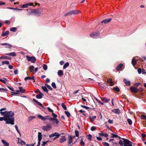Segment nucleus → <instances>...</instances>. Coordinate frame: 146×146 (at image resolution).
<instances>
[{
  "mask_svg": "<svg viewBox=\"0 0 146 146\" xmlns=\"http://www.w3.org/2000/svg\"><path fill=\"white\" fill-rule=\"evenodd\" d=\"M96 129V128L94 126H92L91 128V130L92 131H94Z\"/></svg>",
  "mask_w": 146,
  "mask_h": 146,
  "instance_id": "680f3d73",
  "label": "nucleus"
},
{
  "mask_svg": "<svg viewBox=\"0 0 146 146\" xmlns=\"http://www.w3.org/2000/svg\"><path fill=\"white\" fill-rule=\"evenodd\" d=\"M33 101L35 102L38 105L41 106H42V104L41 103L39 102L38 101H37V100H36L34 98L33 99Z\"/></svg>",
  "mask_w": 146,
  "mask_h": 146,
  "instance_id": "bb28decb",
  "label": "nucleus"
},
{
  "mask_svg": "<svg viewBox=\"0 0 146 146\" xmlns=\"http://www.w3.org/2000/svg\"><path fill=\"white\" fill-rule=\"evenodd\" d=\"M79 11L76 10H73L72 11H70L67 13L66 14L64 15V16L67 15H76L77 14L79 13Z\"/></svg>",
  "mask_w": 146,
  "mask_h": 146,
  "instance_id": "7ed1b4c3",
  "label": "nucleus"
},
{
  "mask_svg": "<svg viewBox=\"0 0 146 146\" xmlns=\"http://www.w3.org/2000/svg\"><path fill=\"white\" fill-rule=\"evenodd\" d=\"M52 116H53L54 118H56L57 117V115L55 114L53 112L52 113Z\"/></svg>",
  "mask_w": 146,
  "mask_h": 146,
  "instance_id": "864d4df0",
  "label": "nucleus"
},
{
  "mask_svg": "<svg viewBox=\"0 0 146 146\" xmlns=\"http://www.w3.org/2000/svg\"><path fill=\"white\" fill-rule=\"evenodd\" d=\"M33 4L32 3H28L22 5L21 7L23 8H27L28 7V6H33Z\"/></svg>",
  "mask_w": 146,
  "mask_h": 146,
  "instance_id": "9b49d317",
  "label": "nucleus"
},
{
  "mask_svg": "<svg viewBox=\"0 0 146 146\" xmlns=\"http://www.w3.org/2000/svg\"><path fill=\"white\" fill-rule=\"evenodd\" d=\"M113 90L115 91L118 92L119 91V89L117 87H115L113 88Z\"/></svg>",
  "mask_w": 146,
  "mask_h": 146,
  "instance_id": "c03bdc74",
  "label": "nucleus"
},
{
  "mask_svg": "<svg viewBox=\"0 0 146 146\" xmlns=\"http://www.w3.org/2000/svg\"><path fill=\"white\" fill-rule=\"evenodd\" d=\"M37 117L39 119H41L42 121H45L46 120V117H45V116L43 117L40 115L38 114L37 115Z\"/></svg>",
  "mask_w": 146,
  "mask_h": 146,
  "instance_id": "f3484780",
  "label": "nucleus"
},
{
  "mask_svg": "<svg viewBox=\"0 0 146 146\" xmlns=\"http://www.w3.org/2000/svg\"><path fill=\"white\" fill-rule=\"evenodd\" d=\"M103 144L105 146H109V144L108 143L106 142H104L103 143Z\"/></svg>",
  "mask_w": 146,
  "mask_h": 146,
  "instance_id": "bf43d9fd",
  "label": "nucleus"
},
{
  "mask_svg": "<svg viewBox=\"0 0 146 146\" xmlns=\"http://www.w3.org/2000/svg\"><path fill=\"white\" fill-rule=\"evenodd\" d=\"M141 118L142 119H146V116L144 115H142L141 116Z\"/></svg>",
  "mask_w": 146,
  "mask_h": 146,
  "instance_id": "774afa93",
  "label": "nucleus"
},
{
  "mask_svg": "<svg viewBox=\"0 0 146 146\" xmlns=\"http://www.w3.org/2000/svg\"><path fill=\"white\" fill-rule=\"evenodd\" d=\"M43 95L42 94H39L36 96V98L37 99H41L42 97V96Z\"/></svg>",
  "mask_w": 146,
  "mask_h": 146,
  "instance_id": "c756f323",
  "label": "nucleus"
},
{
  "mask_svg": "<svg viewBox=\"0 0 146 146\" xmlns=\"http://www.w3.org/2000/svg\"><path fill=\"white\" fill-rule=\"evenodd\" d=\"M130 90L131 91L134 93H137L138 91V90L137 88L134 87H132L131 88Z\"/></svg>",
  "mask_w": 146,
  "mask_h": 146,
  "instance_id": "f8f14e48",
  "label": "nucleus"
},
{
  "mask_svg": "<svg viewBox=\"0 0 146 146\" xmlns=\"http://www.w3.org/2000/svg\"><path fill=\"white\" fill-rule=\"evenodd\" d=\"M75 137V136H72L70 135H69L68 136V143L69 144H70L71 143H72V141L73 139Z\"/></svg>",
  "mask_w": 146,
  "mask_h": 146,
  "instance_id": "6e6552de",
  "label": "nucleus"
},
{
  "mask_svg": "<svg viewBox=\"0 0 146 146\" xmlns=\"http://www.w3.org/2000/svg\"><path fill=\"white\" fill-rule=\"evenodd\" d=\"M99 34V33L98 32H94L90 35L91 37L92 38H95L97 37Z\"/></svg>",
  "mask_w": 146,
  "mask_h": 146,
  "instance_id": "2eb2a0df",
  "label": "nucleus"
},
{
  "mask_svg": "<svg viewBox=\"0 0 146 146\" xmlns=\"http://www.w3.org/2000/svg\"><path fill=\"white\" fill-rule=\"evenodd\" d=\"M119 144L121 145H123L124 144V141L120 140L119 141Z\"/></svg>",
  "mask_w": 146,
  "mask_h": 146,
  "instance_id": "13d9d810",
  "label": "nucleus"
},
{
  "mask_svg": "<svg viewBox=\"0 0 146 146\" xmlns=\"http://www.w3.org/2000/svg\"><path fill=\"white\" fill-rule=\"evenodd\" d=\"M66 141V138L65 136H62L61 137V138L60 139V142L61 143H63L64 142Z\"/></svg>",
  "mask_w": 146,
  "mask_h": 146,
  "instance_id": "ddd939ff",
  "label": "nucleus"
},
{
  "mask_svg": "<svg viewBox=\"0 0 146 146\" xmlns=\"http://www.w3.org/2000/svg\"><path fill=\"white\" fill-rule=\"evenodd\" d=\"M121 139L124 141V146H132V143L127 139L122 138Z\"/></svg>",
  "mask_w": 146,
  "mask_h": 146,
  "instance_id": "f03ea898",
  "label": "nucleus"
},
{
  "mask_svg": "<svg viewBox=\"0 0 146 146\" xmlns=\"http://www.w3.org/2000/svg\"><path fill=\"white\" fill-rule=\"evenodd\" d=\"M107 81L108 83L110 86H112L114 85V83L112 82L111 79H108Z\"/></svg>",
  "mask_w": 146,
  "mask_h": 146,
  "instance_id": "aec40b11",
  "label": "nucleus"
},
{
  "mask_svg": "<svg viewBox=\"0 0 146 146\" xmlns=\"http://www.w3.org/2000/svg\"><path fill=\"white\" fill-rule=\"evenodd\" d=\"M34 68V66H33L31 65L29 66L30 71L31 72H33Z\"/></svg>",
  "mask_w": 146,
  "mask_h": 146,
  "instance_id": "e433bc0d",
  "label": "nucleus"
},
{
  "mask_svg": "<svg viewBox=\"0 0 146 146\" xmlns=\"http://www.w3.org/2000/svg\"><path fill=\"white\" fill-rule=\"evenodd\" d=\"M10 30L11 31L15 32L16 30V27H12L10 29Z\"/></svg>",
  "mask_w": 146,
  "mask_h": 146,
  "instance_id": "ea45409f",
  "label": "nucleus"
},
{
  "mask_svg": "<svg viewBox=\"0 0 146 146\" xmlns=\"http://www.w3.org/2000/svg\"><path fill=\"white\" fill-rule=\"evenodd\" d=\"M111 137L113 138V137H118V135L116 134L115 133H111Z\"/></svg>",
  "mask_w": 146,
  "mask_h": 146,
  "instance_id": "c9c22d12",
  "label": "nucleus"
},
{
  "mask_svg": "<svg viewBox=\"0 0 146 146\" xmlns=\"http://www.w3.org/2000/svg\"><path fill=\"white\" fill-rule=\"evenodd\" d=\"M0 81L5 84H6L7 82V79L5 78H0Z\"/></svg>",
  "mask_w": 146,
  "mask_h": 146,
  "instance_id": "412c9836",
  "label": "nucleus"
},
{
  "mask_svg": "<svg viewBox=\"0 0 146 146\" xmlns=\"http://www.w3.org/2000/svg\"><path fill=\"white\" fill-rule=\"evenodd\" d=\"M60 136V134L58 133L55 132L54 133H52L49 135V137L51 138V137H54V136H56V138H58Z\"/></svg>",
  "mask_w": 146,
  "mask_h": 146,
  "instance_id": "9d476101",
  "label": "nucleus"
},
{
  "mask_svg": "<svg viewBox=\"0 0 146 146\" xmlns=\"http://www.w3.org/2000/svg\"><path fill=\"white\" fill-rule=\"evenodd\" d=\"M48 141L46 142H43L42 143L41 145L42 146H45Z\"/></svg>",
  "mask_w": 146,
  "mask_h": 146,
  "instance_id": "052dcab7",
  "label": "nucleus"
},
{
  "mask_svg": "<svg viewBox=\"0 0 146 146\" xmlns=\"http://www.w3.org/2000/svg\"><path fill=\"white\" fill-rule=\"evenodd\" d=\"M0 59H9V58H8L7 57V56H1L0 57Z\"/></svg>",
  "mask_w": 146,
  "mask_h": 146,
  "instance_id": "603ef678",
  "label": "nucleus"
},
{
  "mask_svg": "<svg viewBox=\"0 0 146 146\" xmlns=\"http://www.w3.org/2000/svg\"><path fill=\"white\" fill-rule=\"evenodd\" d=\"M19 90H16V92H12V93H14V94H18L19 92L24 93L25 91V90L23 89L22 87H20L19 88Z\"/></svg>",
  "mask_w": 146,
  "mask_h": 146,
  "instance_id": "0eeeda50",
  "label": "nucleus"
},
{
  "mask_svg": "<svg viewBox=\"0 0 146 146\" xmlns=\"http://www.w3.org/2000/svg\"><path fill=\"white\" fill-rule=\"evenodd\" d=\"M1 142L3 144L4 146H9V143L4 140L2 139Z\"/></svg>",
  "mask_w": 146,
  "mask_h": 146,
  "instance_id": "a211bd4d",
  "label": "nucleus"
},
{
  "mask_svg": "<svg viewBox=\"0 0 146 146\" xmlns=\"http://www.w3.org/2000/svg\"><path fill=\"white\" fill-rule=\"evenodd\" d=\"M81 107L84 108H85L86 109H88L89 108V107L84 105L82 106Z\"/></svg>",
  "mask_w": 146,
  "mask_h": 146,
  "instance_id": "e2e57ef3",
  "label": "nucleus"
},
{
  "mask_svg": "<svg viewBox=\"0 0 146 146\" xmlns=\"http://www.w3.org/2000/svg\"><path fill=\"white\" fill-rule=\"evenodd\" d=\"M76 136L77 137H79V132L78 131L76 130L75 131Z\"/></svg>",
  "mask_w": 146,
  "mask_h": 146,
  "instance_id": "09e8293b",
  "label": "nucleus"
},
{
  "mask_svg": "<svg viewBox=\"0 0 146 146\" xmlns=\"http://www.w3.org/2000/svg\"><path fill=\"white\" fill-rule=\"evenodd\" d=\"M69 63L68 62L66 63L64 65L63 68L64 69L66 68L69 66Z\"/></svg>",
  "mask_w": 146,
  "mask_h": 146,
  "instance_id": "2f4dec72",
  "label": "nucleus"
},
{
  "mask_svg": "<svg viewBox=\"0 0 146 146\" xmlns=\"http://www.w3.org/2000/svg\"><path fill=\"white\" fill-rule=\"evenodd\" d=\"M51 120L53 121V123H55L57 126L59 125V121L57 119L53 117V118H51Z\"/></svg>",
  "mask_w": 146,
  "mask_h": 146,
  "instance_id": "1a4fd4ad",
  "label": "nucleus"
},
{
  "mask_svg": "<svg viewBox=\"0 0 146 146\" xmlns=\"http://www.w3.org/2000/svg\"><path fill=\"white\" fill-rule=\"evenodd\" d=\"M45 117H46V120L49 119L51 120V118H53V117H51L50 116L47 115L45 116Z\"/></svg>",
  "mask_w": 146,
  "mask_h": 146,
  "instance_id": "a18cd8bd",
  "label": "nucleus"
},
{
  "mask_svg": "<svg viewBox=\"0 0 146 146\" xmlns=\"http://www.w3.org/2000/svg\"><path fill=\"white\" fill-rule=\"evenodd\" d=\"M42 90L48 93V91L47 88L44 86L42 87Z\"/></svg>",
  "mask_w": 146,
  "mask_h": 146,
  "instance_id": "4c0bfd02",
  "label": "nucleus"
},
{
  "mask_svg": "<svg viewBox=\"0 0 146 146\" xmlns=\"http://www.w3.org/2000/svg\"><path fill=\"white\" fill-rule=\"evenodd\" d=\"M52 86L54 88H56V85L55 84L54 82H52Z\"/></svg>",
  "mask_w": 146,
  "mask_h": 146,
  "instance_id": "8fccbe9b",
  "label": "nucleus"
},
{
  "mask_svg": "<svg viewBox=\"0 0 146 146\" xmlns=\"http://www.w3.org/2000/svg\"><path fill=\"white\" fill-rule=\"evenodd\" d=\"M43 69L44 70H47V66L45 64H44L43 65Z\"/></svg>",
  "mask_w": 146,
  "mask_h": 146,
  "instance_id": "37998d69",
  "label": "nucleus"
},
{
  "mask_svg": "<svg viewBox=\"0 0 146 146\" xmlns=\"http://www.w3.org/2000/svg\"><path fill=\"white\" fill-rule=\"evenodd\" d=\"M65 113L68 117L70 116V114L69 112L68 111H65Z\"/></svg>",
  "mask_w": 146,
  "mask_h": 146,
  "instance_id": "49530a36",
  "label": "nucleus"
},
{
  "mask_svg": "<svg viewBox=\"0 0 146 146\" xmlns=\"http://www.w3.org/2000/svg\"><path fill=\"white\" fill-rule=\"evenodd\" d=\"M35 143L33 144H27L26 145V146H34L35 145Z\"/></svg>",
  "mask_w": 146,
  "mask_h": 146,
  "instance_id": "69168bd1",
  "label": "nucleus"
},
{
  "mask_svg": "<svg viewBox=\"0 0 146 146\" xmlns=\"http://www.w3.org/2000/svg\"><path fill=\"white\" fill-rule=\"evenodd\" d=\"M6 55H9V56H16V54L15 52H11L9 53L6 54Z\"/></svg>",
  "mask_w": 146,
  "mask_h": 146,
  "instance_id": "393cba45",
  "label": "nucleus"
},
{
  "mask_svg": "<svg viewBox=\"0 0 146 146\" xmlns=\"http://www.w3.org/2000/svg\"><path fill=\"white\" fill-rule=\"evenodd\" d=\"M12 47V45L7 43V44L6 45V48H11Z\"/></svg>",
  "mask_w": 146,
  "mask_h": 146,
  "instance_id": "3c124183",
  "label": "nucleus"
},
{
  "mask_svg": "<svg viewBox=\"0 0 146 146\" xmlns=\"http://www.w3.org/2000/svg\"><path fill=\"white\" fill-rule=\"evenodd\" d=\"M100 135L102 136H104L106 137L108 136V135L106 133H100Z\"/></svg>",
  "mask_w": 146,
  "mask_h": 146,
  "instance_id": "72a5a7b5",
  "label": "nucleus"
},
{
  "mask_svg": "<svg viewBox=\"0 0 146 146\" xmlns=\"http://www.w3.org/2000/svg\"><path fill=\"white\" fill-rule=\"evenodd\" d=\"M24 80H34V82H35V80H34L33 76L32 77H27L25 78Z\"/></svg>",
  "mask_w": 146,
  "mask_h": 146,
  "instance_id": "6ab92c4d",
  "label": "nucleus"
},
{
  "mask_svg": "<svg viewBox=\"0 0 146 146\" xmlns=\"http://www.w3.org/2000/svg\"><path fill=\"white\" fill-rule=\"evenodd\" d=\"M127 121H128V123L129 125H131L132 124V120L131 119H128L127 120Z\"/></svg>",
  "mask_w": 146,
  "mask_h": 146,
  "instance_id": "a19ab883",
  "label": "nucleus"
},
{
  "mask_svg": "<svg viewBox=\"0 0 146 146\" xmlns=\"http://www.w3.org/2000/svg\"><path fill=\"white\" fill-rule=\"evenodd\" d=\"M80 144L82 146H84L85 145L84 142L83 141L82 139L81 141L80 142Z\"/></svg>",
  "mask_w": 146,
  "mask_h": 146,
  "instance_id": "5fc2aeb1",
  "label": "nucleus"
},
{
  "mask_svg": "<svg viewBox=\"0 0 146 146\" xmlns=\"http://www.w3.org/2000/svg\"><path fill=\"white\" fill-rule=\"evenodd\" d=\"M42 11V10L40 9H38L33 10L31 13H35L36 15L39 16L41 14Z\"/></svg>",
  "mask_w": 146,
  "mask_h": 146,
  "instance_id": "20e7f679",
  "label": "nucleus"
},
{
  "mask_svg": "<svg viewBox=\"0 0 146 146\" xmlns=\"http://www.w3.org/2000/svg\"><path fill=\"white\" fill-rule=\"evenodd\" d=\"M36 117L35 116H31L29 117L28 119V121H30L32 120L35 118Z\"/></svg>",
  "mask_w": 146,
  "mask_h": 146,
  "instance_id": "cd10ccee",
  "label": "nucleus"
},
{
  "mask_svg": "<svg viewBox=\"0 0 146 146\" xmlns=\"http://www.w3.org/2000/svg\"><path fill=\"white\" fill-rule=\"evenodd\" d=\"M52 127L50 124L49 123L46 126H44L42 127V129L45 131H49L51 129Z\"/></svg>",
  "mask_w": 146,
  "mask_h": 146,
  "instance_id": "39448f33",
  "label": "nucleus"
},
{
  "mask_svg": "<svg viewBox=\"0 0 146 146\" xmlns=\"http://www.w3.org/2000/svg\"><path fill=\"white\" fill-rule=\"evenodd\" d=\"M48 88L50 90H51L52 89V88L51 86L48 84H45Z\"/></svg>",
  "mask_w": 146,
  "mask_h": 146,
  "instance_id": "6e6d98bb",
  "label": "nucleus"
},
{
  "mask_svg": "<svg viewBox=\"0 0 146 146\" xmlns=\"http://www.w3.org/2000/svg\"><path fill=\"white\" fill-rule=\"evenodd\" d=\"M47 109L49 111L51 112L52 113L53 112V110L52 109H51L50 108L48 107Z\"/></svg>",
  "mask_w": 146,
  "mask_h": 146,
  "instance_id": "0e129e2a",
  "label": "nucleus"
},
{
  "mask_svg": "<svg viewBox=\"0 0 146 146\" xmlns=\"http://www.w3.org/2000/svg\"><path fill=\"white\" fill-rule=\"evenodd\" d=\"M58 74L59 76H62L63 75V72L62 70H59L58 72Z\"/></svg>",
  "mask_w": 146,
  "mask_h": 146,
  "instance_id": "7c9ffc66",
  "label": "nucleus"
},
{
  "mask_svg": "<svg viewBox=\"0 0 146 146\" xmlns=\"http://www.w3.org/2000/svg\"><path fill=\"white\" fill-rule=\"evenodd\" d=\"M137 62V61L136 60V59L134 58H133L131 61L132 64L134 66L136 64Z\"/></svg>",
  "mask_w": 146,
  "mask_h": 146,
  "instance_id": "4be33fe9",
  "label": "nucleus"
},
{
  "mask_svg": "<svg viewBox=\"0 0 146 146\" xmlns=\"http://www.w3.org/2000/svg\"><path fill=\"white\" fill-rule=\"evenodd\" d=\"M2 64H9V62L8 61H3L2 62Z\"/></svg>",
  "mask_w": 146,
  "mask_h": 146,
  "instance_id": "58836bf2",
  "label": "nucleus"
},
{
  "mask_svg": "<svg viewBox=\"0 0 146 146\" xmlns=\"http://www.w3.org/2000/svg\"><path fill=\"white\" fill-rule=\"evenodd\" d=\"M111 18H108L107 19H106L102 21L101 22V23H104L105 24H106L110 21H111Z\"/></svg>",
  "mask_w": 146,
  "mask_h": 146,
  "instance_id": "4468645a",
  "label": "nucleus"
},
{
  "mask_svg": "<svg viewBox=\"0 0 146 146\" xmlns=\"http://www.w3.org/2000/svg\"><path fill=\"white\" fill-rule=\"evenodd\" d=\"M6 110V108H2L0 110L1 114L4 117H0V121L4 120L5 121L6 124H10L11 125H13L14 124L15 121L14 112L11 111L5 112L2 111L3 110Z\"/></svg>",
  "mask_w": 146,
  "mask_h": 146,
  "instance_id": "f257e3e1",
  "label": "nucleus"
},
{
  "mask_svg": "<svg viewBox=\"0 0 146 146\" xmlns=\"http://www.w3.org/2000/svg\"><path fill=\"white\" fill-rule=\"evenodd\" d=\"M61 106L65 110H66L67 109V108L66 106L63 103H62L61 104Z\"/></svg>",
  "mask_w": 146,
  "mask_h": 146,
  "instance_id": "79ce46f5",
  "label": "nucleus"
},
{
  "mask_svg": "<svg viewBox=\"0 0 146 146\" xmlns=\"http://www.w3.org/2000/svg\"><path fill=\"white\" fill-rule=\"evenodd\" d=\"M27 60L32 63L35 62L36 60V58L34 56L30 57L28 56H26Z\"/></svg>",
  "mask_w": 146,
  "mask_h": 146,
  "instance_id": "423d86ee",
  "label": "nucleus"
},
{
  "mask_svg": "<svg viewBox=\"0 0 146 146\" xmlns=\"http://www.w3.org/2000/svg\"><path fill=\"white\" fill-rule=\"evenodd\" d=\"M9 33V32L8 31L5 32H4L2 34V36H6Z\"/></svg>",
  "mask_w": 146,
  "mask_h": 146,
  "instance_id": "f704fd0d",
  "label": "nucleus"
},
{
  "mask_svg": "<svg viewBox=\"0 0 146 146\" xmlns=\"http://www.w3.org/2000/svg\"><path fill=\"white\" fill-rule=\"evenodd\" d=\"M102 100L103 101H104L105 103H107L108 102L110 101V100L109 99H107L106 98H104L102 99Z\"/></svg>",
  "mask_w": 146,
  "mask_h": 146,
  "instance_id": "473e14b6",
  "label": "nucleus"
},
{
  "mask_svg": "<svg viewBox=\"0 0 146 146\" xmlns=\"http://www.w3.org/2000/svg\"><path fill=\"white\" fill-rule=\"evenodd\" d=\"M38 134V141H40L42 137V133L41 132H39Z\"/></svg>",
  "mask_w": 146,
  "mask_h": 146,
  "instance_id": "dca6fc26",
  "label": "nucleus"
},
{
  "mask_svg": "<svg viewBox=\"0 0 146 146\" xmlns=\"http://www.w3.org/2000/svg\"><path fill=\"white\" fill-rule=\"evenodd\" d=\"M124 82L127 86H129L130 85V82L129 81H127L125 79H124Z\"/></svg>",
  "mask_w": 146,
  "mask_h": 146,
  "instance_id": "b1692460",
  "label": "nucleus"
},
{
  "mask_svg": "<svg viewBox=\"0 0 146 146\" xmlns=\"http://www.w3.org/2000/svg\"><path fill=\"white\" fill-rule=\"evenodd\" d=\"M96 116H93L92 117H89V119L91 121H92L94 120L96 118Z\"/></svg>",
  "mask_w": 146,
  "mask_h": 146,
  "instance_id": "c85d7f7f",
  "label": "nucleus"
},
{
  "mask_svg": "<svg viewBox=\"0 0 146 146\" xmlns=\"http://www.w3.org/2000/svg\"><path fill=\"white\" fill-rule=\"evenodd\" d=\"M21 142L20 143L22 145H25L26 143H25L23 141L21 140H20Z\"/></svg>",
  "mask_w": 146,
  "mask_h": 146,
  "instance_id": "4d7b16f0",
  "label": "nucleus"
},
{
  "mask_svg": "<svg viewBox=\"0 0 146 146\" xmlns=\"http://www.w3.org/2000/svg\"><path fill=\"white\" fill-rule=\"evenodd\" d=\"M8 9H15V10H22V9H17V8H11V7H7Z\"/></svg>",
  "mask_w": 146,
  "mask_h": 146,
  "instance_id": "de8ad7c7",
  "label": "nucleus"
},
{
  "mask_svg": "<svg viewBox=\"0 0 146 146\" xmlns=\"http://www.w3.org/2000/svg\"><path fill=\"white\" fill-rule=\"evenodd\" d=\"M112 111L117 114H119L120 113V111L119 109H115L112 110Z\"/></svg>",
  "mask_w": 146,
  "mask_h": 146,
  "instance_id": "5701e85b",
  "label": "nucleus"
},
{
  "mask_svg": "<svg viewBox=\"0 0 146 146\" xmlns=\"http://www.w3.org/2000/svg\"><path fill=\"white\" fill-rule=\"evenodd\" d=\"M139 74H140L141 72V70L140 68H139L137 70Z\"/></svg>",
  "mask_w": 146,
  "mask_h": 146,
  "instance_id": "338daca9",
  "label": "nucleus"
},
{
  "mask_svg": "<svg viewBox=\"0 0 146 146\" xmlns=\"http://www.w3.org/2000/svg\"><path fill=\"white\" fill-rule=\"evenodd\" d=\"M123 65L122 64H121L119 65L116 68L117 70H120L121 69V67L123 66Z\"/></svg>",
  "mask_w": 146,
  "mask_h": 146,
  "instance_id": "a878e982",
  "label": "nucleus"
}]
</instances>
